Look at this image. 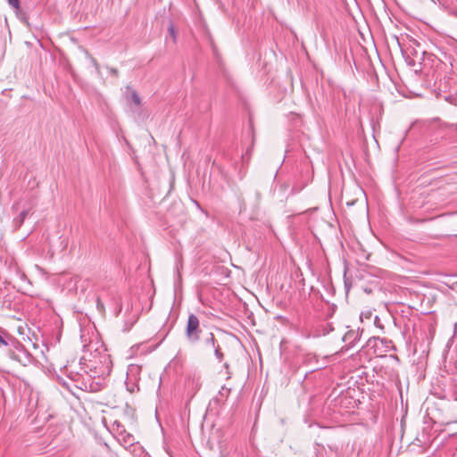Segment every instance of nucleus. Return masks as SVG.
I'll list each match as a JSON object with an SVG mask.
<instances>
[{"mask_svg":"<svg viewBox=\"0 0 457 457\" xmlns=\"http://www.w3.org/2000/svg\"><path fill=\"white\" fill-rule=\"evenodd\" d=\"M204 345L209 348H213L217 344L212 333H209L208 336L204 339Z\"/></svg>","mask_w":457,"mask_h":457,"instance_id":"5","label":"nucleus"},{"mask_svg":"<svg viewBox=\"0 0 457 457\" xmlns=\"http://www.w3.org/2000/svg\"><path fill=\"white\" fill-rule=\"evenodd\" d=\"M131 100L136 105H140L141 104L140 97L136 91L131 92Z\"/></svg>","mask_w":457,"mask_h":457,"instance_id":"7","label":"nucleus"},{"mask_svg":"<svg viewBox=\"0 0 457 457\" xmlns=\"http://www.w3.org/2000/svg\"><path fill=\"white\" fill-rule=\"evenodd\" d=\"M2 345H12L15 348H22V345L4 329H0V346Z\"/></svg>","mask_w":457,"mask_h":457,"instance_id":"3","label":"nucleus"},{"mask_svg":"<svg viewBox=\"0 0 457 457\" xmlns=\"http://www.w3.org/2000/svg\"><path fill=\"white\" fill-rule=\"evenodd\" d=\"M34 207L35 203L31 197L21 198L12 204V210L13 212L17 213L12 220L14 230L19 229L22 226L25 219Z\"/></svg>","mask_w":457,"mask_h":457,"instance_id":"1","label":"nucleus"},{"mask_svg":"<svg viewBox=\"0 0 457 457\" xmlns=\"http://www.w3.org/2000/svg\"><path fill=\"white\" fill-rule=\"evenodd\" d=\"M8 4L13 7L15 10L20 9V0H7Z\"/></svg>","mask_w":457,"mask_h":457,"instance_id":"8","label":"nucleus"},{"mask_svg":"<svg viewBox=\"0 0 457 457\" xmlns=\"http://www.w3.org/2000/svg\"><path fill=\"white\" fill-rule=\"evenodd\" d=\"M452 289L457 288V280L449 281L446 283Z\"/></svg>","mask_w":457,"mask_h":457,"instance_id":"10","label":"nucleus"},{"mask_svg":"<svg viewBox=\"0 0 457 457\" xmlns=\"http://www.w3.org/2000/svg\"><path fill=\"white\" fill-rule=\"evenodd\" d=\"M440 128L443 129H447V128H455L457 129V125H453V124H451V125H449V124H441Z\"/></svg>","mask_w":457,"mask_h":457,"instance_id":"11","label":"nucleus"},{"mask_svg":"<svg viewBox=\"0 0 457 457\" xmlns=\"http://www.w3.org/2000/svg\"><path fill=\"white\" fill-rule=\"evenodd\" d=\"M225 367H226V369H228V364L225 363Z\"/></svg>","mask_w":457,"mask_h":457,"instance_id":"14","label":"nucleus"},{"mask_svg":"<svg viewBox=\"0 0 457 457\" xmlns=\"http://www.w3.org/2000/svg\"><path fill=\"white\" fill-rule=\"evenodd\" d=\"M169 33L173 37V40L175 41L176 34H175V29H174V27L172 24L169 27Z\"/></svg>","mask_w":457,"mask_h":457,"instance_id":"9","label":"nucleus"},{"mask_svg":"<svg viewBox=\"0 0 457 457\" xmlns=\"http://www.w3.org/2000/svg\"><path fill=\"white\" fill-rule=\"evenodd\" d=\"M212 349L214 350V354L216 358L220 362H221L224 360V353H222L220 346L219 345H216Z\"/></svg>","mask_w":457,"mask_h":457,"instance_id":"6","label":"nucleus"},{"mask_svg":"<svg viewBox=\"0 0 457 457\" xmlns=\"http://www.w3.org/2000/svg\"><path fill=\"white\" fill-rule=\"evenodd\" d=\"M346 345L352 346L359 340V331L349 330L343 337Z\"/></svg>","mask_w":457,"mask_h":457,"instance_id":"4","label":"nucleus"},{"mask_svg":"<svg viewBox=\"0 0 457 457\" xmlns=\"http://www.w3.org/2000/svg\"><path fill=\"white\" fill-rule=\"evenodd\" d=\"M110 71H111V73H112V75H114V76H118V73H119V72H118V70H117V69L112 68V69L110 70Z\"/></svg>","mask_w":457,"mask_h":457,"instance_id":"13","label":"nucleus"},{"mask_svg":"<svg viewBox=\"0 0 457 457\" xmlns=\"http://www.w3.org/2000/svg\"><path fill=\"white\" fill-rule=\"evenodd\" d=\"M96 304H97V309L99 311H103L104 310V304L103 303L100 301V299L98 298L97 301H96Z\"/></svg>","mask_w":457,"mask_h":457,"instance_id":"12","label":"nucleus"},{"mask_svg":"<svg viewBox=\"0 0 457 457\" xmlns=\"http://www.w3.org/2000/svg\"><path fill=\"white\" fill-rule=\"evenodd\" d=\"M202 329L200 328L199 319L195 314L188 316L187 324L186 328V336L190 343H196L200 339Z\"/></svg>","mask_w":457,"mask_h":457,"instance_id":"2","label":"nucleus"}]
</instances>
